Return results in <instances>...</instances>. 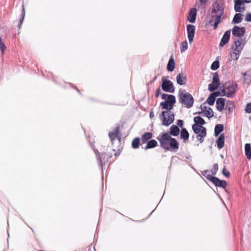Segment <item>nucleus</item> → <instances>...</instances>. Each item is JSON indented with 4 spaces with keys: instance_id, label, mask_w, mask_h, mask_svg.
Segmentation results:
<instances>
[{
    "instance_id": "4be33fe9",
    "label": "nucleus",
    "mask_w": 251,
    "mask_h": 251,
    "mask_svg": "<svg viewBox=\"0 0 251 251\" xmlns=\"http://www.w3.org/2000/svg\"><path fill=\"white\" fill-rule=\"evenodd\" d=\"M179 132V129L178 126L176 125H172L170 127V135H172L173 136H177L178 135Z\"/></svg>"
},
{
    "instance_id": "ddd939ff",
    "label": "nucleus",
    "mask_w": 251,
    "mask_h": 251,
    "mask_svg": "<svg viewBox=\"0 0 251 251\" xmlns=\"http://www.w3.org/2000/svg\"><path fill=\"white\" fill-rule=\"evenodd\" d=\"M245 32V28L243 27L235 26L232 30V33L237 37L243 36Z\"/></svg>"
},
{
    "instance_id": "39448f33",
    "label": "nucleus",
    "mask_w": 251,
    "mask_h": 251,
    "mask_svg": "<svg viewBox=\"0 0 251 251\" xmlns=\"http://www.w3.org/2000/svg\"><path fill=\"white\" fill-rule=\"evenodd\" d=\"M174 114L171 111H164L159 115L162 124L166 126L170 125L174 121Z\"/></svg>"
},
{
    "instance_id": "6e6552de",
    "label": "nucleus",
    "mask_w": 251,
    "mask_h": 251,
    "mask_svg": "<svg viewBox=\"0 0 251 251\" xmlns=\"http://www.w3.org/2000/svg\"><path fill=\"white\" fill-rule=\"evenodd\" d=\"M162 88L165 92L171 93L174 91L173 83L165 77L162 78Z\"/></svg>"
},
{
    "instance_id": "72a5a7b5",
    "label": "nucleus",
    "mask_w": 251,
    "mask_h": 251,
    "mask_svg": "<svg viewBox=\"0 0 251 251\" xmlns=\"http://www.w3.org/2000/svg\"><path fill=\"white\" fill-rule=\"evenodd\" d=\"M140 143V139L139 138H135L132 142V146L134 149H137L139 147Z\"/></svg>"
},
{
    "instance_id": "dca6fc26",
    "label": "nucleus",
    "mask_w": 251,
    "mask_h": 251,
    "mask_svg": "<svg viewBox=\"0 0 251 251\" xmlns=\"http://www.w3.org/2000/svg\"><path fill=\"white\" fill-rule=\"evenodd\" d=\"M230 35V31L227 30L226 31L225 34H224L222 40L220 43V46L221 47H223L229 41Z\"/></svg>"
},
{
    "instance_id": "f3484780",
    "label": "nucleus",
    "mask_w": 251,
    "mask_h": 251,
    "mask_svg": "<svg viewBox=\"0 0 251 251\" xmlns=\"http://www.w3.org/2000/svg\"><path fill=\"white\" fill-rule=\"evenodd\" d=\"M197 11L195 8H192L188 16V19L190 23H194L196 20Z\"/></svg>"
},
{
    "instance_id": "7c9ffc66",
    "label": "nucleus",
    "mask_w": 251,
    "mask_h": 251,
    "mask_svg": "<svg viewBox=\"0 0 251 251\" xmlns=\"http://www.w3.org/2000/svg\"><path fill=\"white\" fill-rule=\"evenodd\" d=\"M157 142L155 140H151L150 141L148 144L147 145V146L145 148V149H148L154 148L157 146Z\"/></svg>"
},
{
    "instance_id": "aec40b11",
    "label": "nucleus",
    "mask_w": 251,
    "mask_h": 251,
    "mask_svg": "<svg viewBox=\"0 0 251 251\" xmlns=\"http://www.w3.org/2000/svg\"><path fill=\"white\" fill-rule=\"evenodd\" d=\"M219 92H217L210 94L206 100V102L210 105H213L215 100V97L219 96Z\"/></svg>"
},
{
    "instance_id": "cd10ccee",
    "label": "nucleus",
    "mask_w": 251,
    "mask_h": 251,
    "mask_svg": "<svg viewBox=\"0 0 251 251\" xmlns=\"http://www.w3.org/2000/svg\"><path fill=\"white\" fill-rule=\"evenodd\" d=\"M243 15H241V14H236L232 20V23L234 24H238L242 22V16H243Z\"/></svg>"
},
{
    "instance_id": "f8f14e48",
    "label": "nucleus",
    "mask_w": 251,
    "mask_h": 251,
    "mask_svg": "<svg viewBox=\"0 0 251 251\" xmlns=\"http://www.w3.org/2000/svg\"><path fill=\"white\" fill-rule=\"evenodd\" d=\"M235 2L234 10L236 12H242L245 9V3L242 0H234Z\"/></svg>"
},
{
    "instance_id": "3c124183",
    "label": "nucleus",
    "mask_w": 251,
    "mask_h": 251,
    "mask_svg": "<svg viewBox=\"0 0 251 251\" xmlns=\"http://www.w3.org/2000/svg\"><path fill=\"white\" fill-rule=\"evenodd\" d=\"M100 161L101 162V163H102V160H101V158L100 159Z\"/></svg>"
},
{
    "instance_id": "6ab92c4d",
    "label": "nucleus",
    "mask_w": 251,
    "mask_h": 251,
    "mask_svg": "<svg viewBox=\"0 0 251 251\" xmlns=\"http://www.w3.org/2000/svg\"><path fill=\"white\" fill-rule=\"evenodd\" d=\"M186 77V75L182 73L178 74L176 76L177 83L180 85L185 84Z\"/></svg>"
},
{
    "instance_id": "37998d69",
    "label": "nucleus",
    "mask_w": 251,
    "mask_h": 251,
    "mask_svg": "<svg viewBox=\"0 0 251 251\" xmlns=\"http://www.w3.org/2000/svg\"><path fill=\"white\" fill-rule=\"evenodd\" d=\"M207 1L208 0H200L201 5L204 8Z\"/></svg>"
},
{
    "instance_id": "bb28decb",
    "label": "nucleus",
    "mask_w": 251,
    "mask_h": 251,
    "mask_svg": "<svg viewBox=\"0 0 251 251\" xmlns=\"http://www.w3.org/2000/svg\"><path fill=\"white\" fill-rule=\"evenodd\" d=\"M224 129V126L221 124H218L217 125L215 126L214 132H215V135L216 136H218L219 134Z\"/></svg>"
},
{
    "instance_id": "473e14b6",
    "label": "nucleus",
    "mask_w": 251,
    "mask_h": 251,
    "mask_svg": "<svg viewBox=\"0 0 251 251\" xmlns=\"http://www.w3.org/2000/svg\"><path fill=\"white\" fill-rule=\"evenodd\" d=\"M240 51H238L237 50H234L231 53V57L232 58L233 60H237L240 55Z\"/></svg>"
},
{
    "instance_id": "1a4fd4ad",
    "label": "nucleus",
    "mask_w": 251,
    "mask_h": 251,
    "mask_svg": "<svg viewBox=\"0 0 251 251\" xmlns=\"http://www.w3.org/2000/svg\"><path fill=\"white\" fill-rule=\"evenodd\" d=\"M206 178L211 181L216 186L225 188L226 186V183L225 181L221 180L216 177L212 176L211 175H207Z\"/></svg>"
},
{
    "instance_id": "7ed1b4c3",
    "label": "nucleus",
    "mask_w": 251,
    "mask_h": 251,
    "mask_svg": "<svg viewBox=\"0 0 251 251\" xmlns=\"http://www.w3.org/2000/svg\"><path fill=\"white\" fill-rule=\"evenodd\" d=\"M162 100H165L160 103V106L163 109L170 111L173 108L174 105L176 103V98L174 95L164 94L162 95Z\"/></svg>"
},
{
    "instance_id": "a211bd4d",
    "label": "nucleus",
    "mask_w": 251,
    "mask_h": 251,
    "mask_svg": "<svg viewBox=\"0 0 251 251\" xmlns=\"http://www.w3.org/2000/svg\"><path fill=\"white\" fill-rule=\"evenodd\" d=\"M216 144L219 149H221L224 146L225 135L222 134L216 140Z\"/></svg>"
},
{
    "instance_id": "f704fd0d",
    "label": "nucleus",
    "mask_w": 251,
    "mask_h": 251,
    "mask_svg": "<svg viewBox=\"0 0 251 251\" xmlns=\"http://www.w3.org/2000/svg\"><path fill=\"white\" fill-rule=\"evenodd\" d=\"M188 49V44L186 41L182 42L180 47V51L183 52L186 50Z\"/></svg>"
},
{
    "instance_id": "49530a36",
    "label": "nucleus",
    "mask_w": 251,
    "mask_h": 251,
    "mask_svg": "<svg viewBox=\"0 0 251 251\" xmlns=\"http://www.w3.org/2000/svg\"><path fill=\"white\" fill-rule=\"evenodd\" d=\"M23 14H22V19L21 20V22H20V24H21L23 22V20H24V17H25V12L24 11V9L23 8Z\"/></svg>"
},
{
    "instance_id": "c756f323",
    "label": "nucleus",
    "mask_w": 251,
    "mask_h": 251,
    "mask_svg": "<svg viewBox=\"0 0 251 251\" xmlns=\"http://www.w3.org/2000/svg\"><path fill=\"white\" fill-rule=\"evenodd\" d=\"M194 121L195 124H198L201 126L205 124L204 120L199 116L195 117L194 119Z\"/></svg>"
},
{
    "instance_id": "4c0bfd02",
    "label": "nucleus",
    "mask_w": 251,
    "mask_h": 251,
    "mask_svg": "<svg viewBox=\"0 0 251 251\" xmlns=\"http://www.w3.org/2000/svg\"><path fill=\"white\" fill-rule=\"evenodd\" d=\"M0 49L2 53L4 52V51L6 49V47L4 45L3 43L2 42L0 37Z\"/></svg>"
},
{
    "instance_id": "58836bf2",
    "label": "nucleus",
    "mask_w": 251,
    "mask_h": 251,
    "mask_svg": "<svg viewBox=\"0 0 251 251\" xmlns=\"http://www.w3.org/2000/svg\"><path fill=\"white\" fill-rule=\"evenodd\" d=\"M218 170V165L217 164H214L213 166V169L212 170V174H216V172Z\"/></svg>"
},
{
    "instance_id": "423d86ee",
    "label": "nucleus",
    "mask_w": 251,
    "mask_h": 251,
    "mask_svg": "<svg viewBox=\"0 0 251 251\" xmlns=\"http://www.w3.org/2000/svg\"><path fill=\"white\" fill-rule=\"evenodd\" d=\"M192 128L194 132L198 135V140L201 143L203 142V138L206 135V129L203 126L198 124H194L192 126Z\"/></svg>"
},
{
    "instance_id": "ea45409f",
    "label": "nucleus",
    "mask_w": 251,
    "mask_h": 251,
    "mask_svg": "<svg viewBox=\"0 0 251 251\" xmlns=\"http://www.w3.org/2000/svg\"><path fill=\"white\" fill-rule=\"evenodd\" d=\"M245 21L251 22V13H247L245 17Z\"/></svg>"
},
{
    "instance_id": "20e7f679",
    "label": "nucleus",
    "mask_w": 251,
    "mask_h": 251,
    "mask_svg": "<svg viewBox=\"0 0 251 251\" xmlns=\"http://www.w3.org/2000/svg\"><path fill=\"white\" fill-rule=\"evenodd\" d=\"M179 100L187 108L192 107L194 103V99L192 96L184 90L179 91Z\"/></svg>"
},
{
    "instance_id": "9d476101",
    "label": "nucleus",
    "mask_w": 251,
    "mask_h": 251,
    "mask_svg": "<svg viewBox=\"0 0 251 251\" xmlns=\"http://www.w3.org/2000/svg\"><path fill=\"white\" fill-rule=\"evenodd\" d=\"M195 27L192 25H188L187 26V32L188 34V39L190 43L193 41L195 36Z\"/></svg>"
},
{
    "instance_id": "e433bc0d",
    "label": "nucleus",
    "mask_w": 251,
    "mask_h": 251,
    "mask_svg": "<svg viewBox=\"0 0 251 251\" xmlns=\"http://www.w3.org/2000/svg\"><path fill=\"white\" fill-rule=\"evenodd\" d=\"M218 87V86L217 85H216L214 83L212 82L208 85V90L210 92H212L215 90L216 89H217Z\"/></svg>"
},
{
    "instance_id": "a18cd8bd",
    "label": "nucleus",
    "mask_w": 251,
    "mask_h": 251,
    "mask_svg": "<svg viewBox=\"0 0 251 251\" xmlns=\"http://www.w3.org/2000/svg\"><path fill=\"white\" fill-rule=\"evenodd\" d=\"M177 124L178 126H182L183 125V121L182 120H178L177 121Z\"/></svg>"
},
{
    "instance_id": "2eb2a0df",
    "label": "nucleus",
    "mask_w": 251,
    "mask_h": 251,
    "mask_svg": "<svg viewBox=\"0 0 251 251\" xmlns=\"http://www.w3.org/2000/svg\"><path fill=\"white\" fill-rule=\"evenodd\" d=\"M244 46V43L243 40H238L234 42V45L232 47V50L241 52Z\"/></svg>"
},
{
    "instance_id": "c9c22d12",
    "label": "nucleus",
    "mask_w": 251,
    "mask_h": 251,
    "mask_svg": "<svg viewBox=\"0 0 251 251\" xmlns=\"http://www.w3.org/2000/svg\"><path fill=\"white\" fill-rule=\"evenodd\" d=\"M219 67V62L218 61H214L211 66V69L213 70H217Z\"/></svg>"
},
{
    "instance_id": "0eeeda50",
    "label": "nucleus",
    "mask_w": 251,
    "mask_h": 251,
    "mask_svg": "<svg viewBox=\"0 0 251 251\" xmlns=\"http://www.w3.org/2000/svg\"><path fill=\"white\" fill-rule=\"evenodd\" d=\"M236 87V84L233 83L226 85L222 90V94L221 95L227 97H231L235 94Z\"/></svg>"
},
{
    "instance_id": "a19ab883",
    "label": "nucleus",
    "mask_w": 251,
    "mask_h": 251,
    "mask_svg": "<svg viewBox=\"0 0 251 251\" xmlns=\"http://www.w3.org/2000/svg\"><path fill=\"white\" fill-rule=\"evenodd\" d=\"M246 111L248 113H251V102L248 103L246 107Z\"/></svg>"
},
{
    "instance_id": "de8ad7c7",
    "label": "nucleus",
    "mask_w": 251,
    "mask_h": 251,
    "mask_svg": "<svg viewBox=\"0 0 251 251\" xmlns=\"http://www.w3.org/2000/svg\"><path fill=\"white\" fill-rule=\"evenodd\" d=\"M154 116V112L151 110L150 113V117L151 118H153Z\"/></svg>"
},
{
    "instance_id": "09e8293b",
    "label": "nucleus",
    "mask_w": 251,
    "mask_h": 251,
    "mask_svg": "<svg viewBox=\"0 0 251 251\" xmlns=\"http://www.w3.org/2000/svg\"><path fill=\"white\" fill-rule=\"evenodd\" d=\"M208 171L207 170H206V171H203V172L202 173V175H203V176H205V177H206V176L207 175H208L207 174V173H208Z\"/></svg>"
},
{
    "instance_id": "b1692460",
    "label": "nucleus",
    "mask_w": 251,
    "mask_h": 251,
    "mask_svg": "<svg viewBox=\"0 0 251 251\" xmlns=\"http://www.w3.org/2000/svg\"><path fill=\"white\" fill-rule=\"evenodd\" d=\"M189 136V134L187 130L185 128L182 129L180 132V137L183 139L184 142H186L188 139Z\"/></svg>"
},
{
    "instance_id": "79ce46f5",
    "label": "nucleus",
    "mask_w": 251,
    "mask_h": 251,
    "mask_svg": "<svg viewBox=\"0 0 251 251\" xmlns=\"http://www.w3.org/2000/svg\"><path fill=\"white\" fill-rule=\"evenodd\" d=\"M223 174L226 176V177H229L230 176V173L228 171H226L225 168H224L223 170Z\"/></svg>"
},
{
    "instance_id": "c85d7f7f",
    "label": "nucleus",
    "mask_w": 251,
    "mask_h": 251,
    "mask_svg": "<svg viewBox=\"0 0 251 251\" xmlns=\"http://www.w3.org/2000/svg\"><path fill=\"white\" fill-rule=\"evenodd\" d=\"M234 107V103L232 101L227 100L226 101L225 109H227L229 112H231Z\"/></svg>"
},
{
    "instance_id": "393cba45",
    "label": "nucleus",
    "mask_w": 251,
    "mask_h": 251,
    "mask_svg": "<svg viewBox=\"0 0 251 251\" xmlns=\"http://www.w3.org/2000/svg\"><path fill=\"white\" fill-rule=\"evenodd\" d=\"M175 67V60L173 57H171L167 64V69L169 71H173Z\"/></svg>"
},
{
    "instance_id": "f257e3e1",
    "label": "nucleus",
    "mask_w": 251,
    "mask_h": 251,
    "mask_svg": "<svg viewBox=\"0 0 251 251\" xmlns=\"http://www.w3.org/2000/svg\"><path fill=\"white\" fill-rule=\"evenodd\" d=\"M157 139L159 141L161 147L165 150L176 152L179 148L178 143L168 132L161 133Z\"/></svg>"
},
{
    "instance_id": "5701e85b",
    "label": "nucleus",
    "mask_w": 251,
    "mask_h": 251,
    "mask_svg": "<svg viewBox=\"0 0 251 251\" xmlns=\"http://www.w3.org/2000/svg\"><path fill=\"white\" fill-rule=\"evenodd\" d=\"M245 151L247 158L248 159H251V145L247 143L245 145Z\"/></svg>"
},
{
    "instance_id": "a878e982",
    "label": "nucleus",
    "mask_w": 251,
    "mask_h": 251,
    "mask_svg": "<svg viewBox=\"0 0 251 251\" xmlns=\"http://www.w3.org/2000/svg\"><path fill=\"white\" fill-rule=\"evenodd\" d=\"M152 134L151 132H147L143 134L142 137V141L143 143H146L149 139L152 138Z\"/></svg>"
},
{
    "instance_id": "c03bdc74",
    "label": "nucleus",
    "mask_w": 251,
    "mask_h": 251,
    "mask_svg": "<svg viewBox=\"0 0 251 251\" xmlns=\"http://www.w3.org/2000/svg\"><path fill=\"white\" fill-rule=\"evenodd\" d=\"M161 94V90L160 88H158L155 92V96L156 97H159Z\"/></svg>"
},
{
    "instance_id": "9b49d317",
    "label": "nucleus",
    "mask_w": 251,
    "mask_h": 251,
    "mask_svg": "<svg viewBox=\"0 0 251 251\" xmlns=\"http://www.w3.org/2000/svg\"><path fill=\"white\" fill-rule=\"evenodd\" d=\"M201 113H202L204 116L209 119L213 116V112L212 109L208 107H206L204 104L201 106Z\"/></svg>"
},
{
    "instance_id": "603ef678",
    "label": "nucleus",
    "mask_w": 251,
    "mask_h": 251,
    "mask_svg": "<svg viewBox=\"0 0 251 251\" xmlns=\"http://www.w3.org/2000/svg\"><path fill=\"white\" fill-rule=\"evenodd\" d=\"M250 120L251 121V117H250Z\"/></svg>"
},
{
    "instance_id": "2f4dec72",
    "label": "nucleus",
    "mask_w": 251,
    "mask_h": 251,
    "mask_svg": "<svg viewBox=\"0 0 251 251\" xmlns=\"http://www.w3.org/2000/svg\"><path fill=\"white\" fill-rule=\"evenodd\" d=\"M212 82L219 86L220 84V80L219 79L218 74L217 73H213Z\"/></svg>"
},
{
    "instance_id": "8fccbe9b",
    "label": "nucleus",
    "mask_w": 251,
    "mask_h": 251,
    "mask_svg": "<svg viewBox=\"0 0 251 251\" xmlns=\"http://www.w3.org/2000/svg\"><path fill=\"white\" fill-rule=\"evenodd\" d=\"M242 1L245 3H250L251 2V0H242Z\"/></svg>"
},
{
    "instance_id": "f03ea898",
    "label": "nucleus",
    "mask_w": 251,
    "mask_h": 251,
    "mask_svg": "<svg viewBox=\"0 0 251 251\" xmlns=\"http://www.w3.org/2000/svg\"><path fill=\"white\" fill-rule=\"evenodd\" d=\"M224 12V7L222 1L216 0L212 5L210 13V22L214 21L213 28L216 29L218 25L222 22L221 17Z\"/></svg>"
},
{
    "instance_id": "4468645a",
    "label": "nucleus",
    "mask_w": 251,
    "mask_h": 251,
    "mask_svg": "<svg viewBox=\"0 0 251 251\" xmlns=\"http://www.w3.org/2000/svg\"><path fill=\"white\" fill-rule=\"evenodd\" d=\"M226 99L222 98H218L216 100V107L219 111H222L225 109Z\"/></svg>"
},
{
    "instance_id": "412c9836",
    "label": "nucleus",
    "mask_w": 251,
    "mask_h": 251,
    "mask_svg": "<svg viewBox=\"0 0 251 251\" xmlns=\"http://www.w3.org/2000/svg\"><path fill=\"white\" fill-rule=\"evenodd\" d=\"M118 133L119 131L117 128L115 129L114 132H110L109 133V136L111 141L112 143H113L114 141L116 139H117L119 142H120V138L118 136Z\"/></svg>"
}]
</instances>
